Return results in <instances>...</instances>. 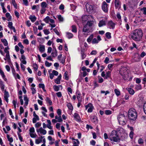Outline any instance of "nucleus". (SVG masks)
<instances>
[{"instance_id": "f257e3e1", "label": "nucleus", "mask_w": 146, "mask_h": 146, "mask_svg": "<svg viewBox=\"0 0 146 146\" xmlns=\"http://www.w3.org/2000/svg\"><path fill=\"white\" fill-rule=\"evenodd\" d=\"M143 36L142 31L140 29L134 30L131 35V38L134 40L139 41Z\"/></svg>"}, {"instance_id": "f03ea898", "label": "nucleus", "mask_w": 146, "mask_h": 146, "mask_svg": "<svg viewBox=\"0 0 146 146\" xmlns=\"http://www.w3.org/2000/svg\"><path fill=\"white\" fill-rule=\"evenodd\" d=\"M109 139L111 141L112 143L119 142L120 138L117 135V131L115 130H113L111 132L109 137Z\"/></svg>"}, {"instance_id": "7ed1b4c3", "label": "nucleus", "mask_w": 146, "mask_h": 146, "mask_svg": "<svg viewBox=\"0 0 146 146\" xmlns=\"http://www.w3.org/2000/svg\"><path fill=\"white\" fill-rule=\"evenodd\" d=\"M128 116L130 120H135L137 117V113L136 110L133 108L130 109L128 112Z\"/></svg>"}, {"instance_id": "20e7f679", "label": "nucleus", "mask_w": 146, "mask_h": 146, "mask_svg": "<svg viewBox=\"0 0 146 146\" xmlns=\"http://www.w3.org/2000/svg\"><path fill=\"white\" fill-rule=\"evenodd\" d=\"M94 37V34L91 35L89 37L87 38V40L88 42L90 43L92 41V44H96L98 43L99 41L101 40V38L100 36L98 35L97 36V38H94L93 39Z\"/></svg>"}, {"instance_id": "39448f33", "label": "nucleus", "mask_w": 146, "mask_h": 146, "mask_svg": "<svg viewBox=\"0 0 146 146\" xmlns=\"http://www.w3.org/2000/svg\"><path fill=\"white\" fill-rule=\"evenodd\" d=\"M118 121L120 125H125L127 122V117L124 114H120L117 117Z\"/></svg>"}, {"instance_id": "423d86ee", "label": "nucleus", "mask_w": 146, "mask_h": 146, "mask_svg": "<svg viewBox=\"0 0 146 146\" xmlns=\"http://www.w3.org/2000/svg\"><path fill=\"white\" fill-rule=\"evenodd\" d=\"M119 72L120 74L122 76V77L124 80L127 79L128 77V74L126 68L124 67H122L120 70Z\"/></svg>"}, {"instance_id": "0eeeda50", "label": "nucleus", "mask_w": 146, "mask_h": 146, "mask_svg": "<svg viewBox=\"0 0 146 146\" xmlns=\"http://www.w3.org/2000/svg\"><path fill=\"white\" fill-rule=\"evenodd\" d=\"M92 31V28H91L90 27L88 26L87 25H85L84 26L83 29V31L84 32V34H87V35H88V33H91Z\"/></svg>"}, {"instance_id": "6e6552de", "label": "nucleus", "mask_w": 146, "mask_h": 146, "mask_svg": "<svg viewBox=\"0 0 146 146\" xmlns=\"http://www.w3.org/2000/svg\"><path fill=\"white\" fill-rule=\"evenodd\" d=\"M108 4L104 1L102 3V8L103 11L105 13H107L108 11Z\"/></svg>"}, {"instance_id": "1a4fd4ad", "label": "nucleus", "mask_w": 146, "mask_h": 146, "mask_svg": "<svg viewBox=\"0 0 146 146\" xmlns=\"http://www.w3.org/2000/svg\"><path fill=\"white\" fill-rule=\"evenodd\" d=\"M85 110H87L88 109V113H91L92 112L93 110L94 109V107L93 104L91 103H89L87 105L85 106Z\"/></svg>"}, {"instance_id": "9d476101", "label": "nucleus", "mask_w": 146, "mask_h": 146, "mask_svg": "<svg viewBox=\"0 0 146 146\" xmlns=\"http://www.w3.org/2000/svg\"><path fill=\"white\" fill-rule=\"evenodd\" d=\"M108 28L113 29L115 28V24L111 20L108 21L107 24Z\"/></svg>"}, {"instance_id": "9b49d317", "label": "nucleus", "mask_w": 146, "mask_h": 146, "mask_svg": "<svg viewBox=\"0 0 146 146\" xmlns=\"http://www.w3.org/2000/svg\"><path fill=\"white\" fill-rule=\"evenodd\" d=\"M86 10L88 12H91L92 11L94 7V5H89V4H86Z\"/></svg>"}, {"instance_id": "f8f14e48", "label": "nucleus", "mask_w": 146, "mask_h": 146, "mask_svg": "<svg viewBox=\"0 0 146 146\" xmlns=\"http://www.w3.org/2000/svg\"><path fill=\"white\" fill-rule=\"evenodd\" d=\"M36 131L37 133H40L41 134L43 135H45L47 133L46 131L42 127H40L38 129H36Z\"/></svg>"}, {"instance_id": "ddd939ff", "label": "nucleus", "mask_w": 146, "mask_h": 146, "mask_svg": "<svg viewBox=\"0 0 146 146\" xmlns=\"http://www.w3.org/2000/svg\"><path fill=\"white\" fill-rule=\"evenodd\" d=\"M73 116L74 119L76 121L80 122L81 121L80 115L77 113H74Z\"/></svg>"}, {"instance_id": "4468645a", "label": "nucleus", "mask_w": 146, "mask_h": 146, "mask_svg": "<svg viewBox=\"0 0 146 146\" xmlns=\"http://www.w3.org/2000/svg\"><path fill=\"white\" fill-rule=\"evenodd\" d=\"M0 74L2 78L5 82H7L8 81L7 79L6 78V76L3 71L2 70L0 67Z\"/></svg>"}, {"instance_id": "2eb2a0df", "label": "nucleus", "mask_w": 146, "mask_h": 146, "mask_svg": "<svg viewBox=\"0 0 146 146\" xmlns=\"http://www.w3.org/2000/svg\"><path fill=\"white\" fill-rule=\"evenodd\" d=\"M106 20L103 19L99 22L98 23V26L99 27H101L106 25Z\"/></svg>"}, {"instance_id": "dca6fc26", "label": "nucleus", "mask_w": 146, "mask_h": 146, "mask_svg": "<svg viewBox=\"0 0 146 146\" xmlns=\"http://www.w3.org/2000/svg\"><path fill=\"white\" fill-rule=\"evenodd\" d=\"M8 27L11 30H13L14 33L16 32V30L14 27L13 26V23L11 22H8Z\"/></svg>"}, {"instance_id": "f3484780", "label": "nucleus", "mask_w": 146, "mask_h": 146, "mask_svg": "<svg viewBox=\"0 0 146 146\" xmlns=\"http://www.w3.org/2000/svg\"><path fill=\"white\" fill-rule=\"evenodd\" d=\"M39 50L41 53H43L45 50V46L44 45L40 44L39 45Z\"/></svg>"}, {"instance_id": "a211bd4d", "label": "nucleus", "mask_w": 146, "mask_h": 146, "mask_svg": "<svg viewBox=\"0 0 146 146\" xmlns=\"http://www.w3.org/2000/svg\"><path fill=\"white\" fill-rule=\"evenodd\" d=\"M119 0H115L114 1V4L115 8L116 9L120 8V5L119 4Z\"/></svg>"}, {"instance_id": "6ab92c4d", "label": "nucleus", "mask_w": 146, "mask_h": 146, "mask_svg": "<svg viewBox=\"0 0 146 146\" xmlns=\"http://www.w3.org/2000/svg\"><path fill=\"white\" fill-rule=\"evenodd\" d=\"M54 90L56 92H57L59 90L60 88H61V90L62 89V85H59L58 86L54 85L53 86Z\"/></svg>"}, {"instance_id": "aec40b11", "label": "nucleus", "mask_w": 146, "mask_h": 146, "mask_svg": "<svg viewBox=\"0 0 146 146\" xmlns=\"http://www.w3.org/2000/svg\"><path fill=\"white\" fill-rule=\"evenodd\" d=\"M116 16L117 19H118V21L120 25L121 24V16L119 12H118L117 13Z\"/></svg>"}, {"instance_id": "412c9836", "label": "nucleus", "mask_w": 146, "mask_h": 146, "mask_svg": "<svg viewBox=\"0 0 146 146\" xmlns=\"http://www.w3.org/2000/svg\"><path fill=\"white\" fill-rule=\"evenodd\" d=\"M45 100L46 101V103L47 104H48L50 106H51L52 104V101L48 97H46Z\"/></svg>"}, {"instance_id": "4be33fe9", "label": "nucleus", "mask_w": 146, "mask_h": 146, "mask_svg": "<svg viewBox=\"0 0 146 146\" xmlns=\"http://www.w3.org/2000/svg\"><path fill=\"white\" fill-rule=\"evenodd\" d=\"M91 120L93 123H97L98 122V119L97 117L95 116H92L91 117Z\"/></svg>"}, {"instance_id": "5701e85b", "label": "nucleus", "mask_w": 146, "mask_h": 146, "mask_svg": "<svg viewBox=\"0 0 146 146\" xmlns=\"http://www.w3.org/2000/svg\"><path fill=\"white\" fill-rule=\"evenodd\" d=\"M72 140L75 141H73V142L74 146H79V145L80 144V142L78 139L73 138Z\"/></svg>"}, {"instance_id": "b1692460", "label": "nucleus", "mask_w": 146, "mask_h": 146, "mask_svg": "<svg viewBox=\"0 0 146 146\" xmlns=\"http://www.w3.org/2000/svg\"><path fill=\"white\" fill-rule=\"evenodd\" d=\"M126 90L128 91L129 94L131 95H133L135 93L134 90L131 88H127Z\"/></svg>"}, {"instance_id": "393cba45", "label": "nucleus", "mask_w": 146, "mask_h": 146, "mask_svg": "<svg viewBox=\"0 0 146 146\" xmlns=\"http://www.w3.org/2000/svg\"><path fill=\"white\" fill-rule=\"evenodd\" d=\"M29 19L32 22L34 23L36 21L37 18L35 15H30L29 17Z\"/></svg>"}, {"instance_id": "a878e982", "label": "nucleus", "mask_w": 146, "mask_h": 146, "mask_svg": "<svg viewBox=\"0 0 146 146\" xmlns=\"http://www.w3.org/2000/svg\"><path fill=\"white\" fill-rule=\"evenodd\" d=\"M62 76L60 74L58 78L54 80V82L55 83L57 84H59L60 83V80Z\"/></svg>"}, {"instance_id": "bb28decb", "label": "nucleus", "mask_w": 146, "mask_h": 146, "mask_svg": "<svg viewBox=\"0 0 146 146\" xmlns=\"http://www.w3.org/2000/svg\"><path fill=\"white\" fill-rule=\"evenodd\" d=\"M41 109L43 111L42 112V113L43 116L44 117H46L47 115L46 114V113L47 112V111L46 108L44 107H42L41 108Z\"/></svg>"}, {"instance_id": "cd10ccee", "label": "nucleus", "mask_w": 146, "mask_h": 146, "mask_svg": "<svg viewBox=\"0 0 146 146\" xmlns=\"http://www.w3.org/2000/svg\"><path fill=\"white\" fill-rule=\"evenodd\" d=\"M94 21V20H92V21H88L86 25H87L88 26H89L90 27H91V28H92V27L93 25Z\"/></svg>"}, {"instance_id": "c85d7f7f", "label": "nucleus", "mask_w": 146, "mask_h": 146, "mask_svg": "<svg viewBox=\"0 0 146 146\" xmlns=\"http://www.w3.org/2000/svg\"><path fill=\"white\" fill-rule=\"evenodd\" d=\"M44 136H41L40 137H39L38 139H36L35 140V143L36 144H39L42 141V139L44 138Z\"/></svg>"}, {"instance_id": "c756f323", "label": "nucleus", "mask_w": 146, "mask_h": 146, "mask_svg": "<svg viewBox=\"0 0 146 146\" xmlns=\"http://www.w3.org/2000/svg\"><path fill=\"white\" fill-rule=\"evenodd\" d=\"M0 87L1 90L3 91L5 90V85L3 84V82L1 79H0Z\"/></svg>"}, {"instance_id": "7c9ffc66", "label": "nucleus", "mask_w": 146, "mask_h": 146, "mask_svg": "<svg viewBox=\"0 0 146 146\" xmlns=\"http://www.w3.org/2000/svg\"><path fill=\"white\" fill-rule=\"evenodd\" d=\"M67 106L69 110L71 111H73V108L71 103H68L67 104Z\"/></svg>"}, {"instance_id": "2f4dec72", "label": "nucleus", "mask_w": 146, "mask_h": 146, "mask_svg": "<svg viewBox=\"0 0 146 146\" xmlns=\"http://www.w3.org/2000/svg\"><path fill=\"white\" fill-rule=\"evenodd\" d=\"M111 72L110 71H108L106 72V76L104 77L105 79H108L109 78H110L111 76Z\"/></svg>"}, {"instance_id": "473e14b6", "label": "nucleus", "mask_w": 146, "mask_h": 146, "mask_svg": "<svg viewBox=\"0 0 146 146\" xmlns=\"http://www.w3.org/2000/svg\"><path fill=\"white\" fill-rule=\"evenodd\" d=\"M24 100L25 101V105L27 106L28 104L29 99L27 96H25L24 98Z\"/></svg>"}, {"instance_id": "72a5a7b5", "label": "nucleus", "mask_w": 146, "mask_h": 146, "mask_svg": "<svg viewBox=\"0 0 146 146\" xmlns=\"http://www.w3.org/2000/svg\"><path fill=\"white\" fill-rule=\"evenodd\" d=\"M141 84H136L135 86V89L138 90L141 89Z\"/></svg>"}, {"instance_id": "f704fd0d", "label": "nucleus", "mask_w": 146, "mask_h": 146, "mask_svg": "<svg viewBox=\"0 0 146 146\" xmlns=\"http://www.w3.org/2000/svg\"><path fill=\"white\" fill-rule=\"evenodd\" d=\"M66 37L69 39L72 38L73 36V35L70 33H67L66 34Z\"/></svg>"}, {"instance_id": "c9c22d12", "label": "nucleus", "mask_w": 146, "mask_h": 146, "mask_svg": "<svg viewBox=\"0 0 146 146\" xmlns=\"http://www.w3.org/2000/svg\"><path fill=\"white\" fill-rule=\"evenodd\" d=\"M81 57L82 59H84L86 56V54L84 53V50H82L81 51Z\"/></svg>"}, {"instance_id": "e433bc0d", "label": "nucleus", "mask_w": 146, "mask_h": 146, "mask_svg": "<svg viewBox=\"0 0 146 146\" xmlns=\"http://www.w3.org/2000/svg\"><path fill=\"white\" fill-rule=\"evenodd\" d=\"M1 41L3 42L5 46H7L8 45V43L7 41L5 39H2Z\"/></svg>"}, {"instance_id": "4c0bfd02", "label": "nucleus", "mask_w": 146, "mask_h": 146, "mask_svg": "<svg viewBox=\"0 0 146 146\" xmlns=\"http://www.w3.org/2000/svg\"><path fill=\"white\" fill-rule=\"evenodd\" d=\"M48 4L45 2H43L41 3V6L42 8H45L47 6Z\"/></svg>"}, {"instance_id": "58836bf2", "label": "nucleus", "mask_w": 146, "mask_h": 146, "mask_svg": "<svg viewBox=\"0 0 146 146\" xmlns=\"http://www.w3.org/2000/svg\"><path fill=\"white\" fill-rule=\"evenodd\" d=\"M72 31L74 33H76L77 32V29L76 26L73 25L72 26Z\"/></svg>"}, {"instance_id": "ea45409f", "label": "nucleus", "mask_w": 146, "mask_h": 146, "mask_svg": "<svg viewBox=\"0 0 146 146\" xmlns=\"http://www.w3.org/2000/svg\"><path fill=\"white\" fill-rule=\"evenodd\" d=\"M11 2L14 8L17 9V6L15 0H11Z\"/></svg>"}, {"instance_id": "a19ab883", "label": "nucleus", "mask_w": 146, "mask_h": 146, "mask_svg": "<svg viewBox=\"0 0 146 146\" xmlns=\"http://www.w3.org/2000/svg\"><path fill=\"white\" fill-rule=\"evenodd\" d=\"M106 36L108 39H110L111 38V33L110 32H107L106 33Z\"/></svg>"}, {"instance_id": "79ce46f5", "label": "nucleus", "mask_w": 146, "mask_h": 146, "mask_svg": "<svg viewBox=\"0 0 146 146\" xmlns=\"http://www.w3.org/2000/svg\"><path fill=\"white\" fill-rule=\"evenodd\" d=\"M7 138L8 141L10 143H11L13 141V139L12 137H10L9 135L8 134L7 135Z\"/></svg>"}, {"instance_id": "37998d69", "label": "nucleus", "mask_w": 146, "mask_h": 146, "mask_svg": "<svg viewBox=\"0 0 146 146\" xmlns=\"http://www.w3.org/2000/svg\"><path fill=\"white\" fill-rule=\"evenodd\" d=\"M6 17L8 19V21H9L11 19V17L10 16V14L8 13H7L6 14Z\"/></svg>"}, {"instance_id": "c03bdc74", "label": "nucleus", "mask_w": 146, "mask_h": 146, "mask_svg": "<svg viewBox=\"0 0 146 146\" xmlns=\"http://www.w3.org/2000/svg\"><path fill=\"white\" fill-rule=\"evenodd\" d=\"M6 53V55L5 57L7 58V59H8V62H9L10 60V57L9 54V52H7Z\"/></svg>"}, {"instance_id": "a18cd8bd", "label": "nucleus", "mask_w": 146, "mask_h": 146, "mask_svg": "<svg viewBox=\"0 0 146 146\" xmlns=\"http://www.w3.org/2000/svg\"><path fill=\"white\" fill-rule=\"evenodd\" d=\"M115 92L116 95L117 96H118L120 94V92L119 90L118 89H115L114 90Z\"/></svg>"}, {"instance_id": "49530a36", "label": "nucleus", "mask_w": 146, "mask_h": 146, "mask_svg": "<svg viewBox=\"0 0 146 146\" xmlns=\"http://www.w3.org/2000/svg\"><path fill=\"white\" fill-rule=\"evenodd\" d=\"M66 58L65 56L62 57L60 59V60H59L60 61V62L63 64H64L65 62V60Z\"/></svg>"}, {"instance_id": "de8ad7c7", "label": "nucleus", "mask_w": 146, "mask_h": 146, "mask_svg": "<svg viewBox=\"0 0 146 146\" xmlns=\"http://www.w3.org/2000/svg\"><path fill=\"white\" fill-rule=\"evenodd\" d=\"M64 76L65 79L66 80H69V77L68 75V72L67 71H66L64 73Z\"/></svg>"}, {"instance_id": "09e8293b", "label": "nucleus", "mask_w": 146, "mask_h": 146, "mask_svg": "<svg viewBox=\"0 0 146 146\" xmlns=\"http://www.w3.org/2000/svg\"><path fill=\"white\" fill-rule=\"evenodd\" d=\"M51 55L53 57H55L57 55L56 50V49L55 50L54 52H52Z\"/></svg>"}, {"instance_id": "8fccbe9b", "label": "nucleus", "mask_w": 146, "mask_h": 146, "mask_svg": "<svg viewBox=\"0 0 146 146\" xmlns=\"http://www.w3.org/2000/svg\"><path fill=\"white\" fill-rule=\"evenodd\" d=\"M4 98H9V95L7 91H5L4 95Z\"/></svg>"}, {"instance_id": "3c124183", "label": "nucleus", "mask_w": 146, "mask_h": 146, "mask_svg": "<svg viewBox=\"0 0 146 146\" xmlns=\"http://www.w3.org/2000/svg\"><path fill=\"white\" fill-rule=\"evenodd\" d=\"M113 64H109L108 65V69L111 71L112 70V67L113 66Z\"/></svg>"}, {"instance_id": "603ef678", "label": "nucleus", "mask_w": 146, "mask_h": 146, "mask_svg": "<svg viewBox=\"0 0 146 146\" xmlns=\"http://www.w3.org/2000/svg\"><path fill=\"white\" fill-rule=\"evenodd\" d=\"M30 137L32 138H36L37 136V135L34 133H29Z\"/></svg>"}, {"instance_id": "864d4df0", "label": "nucleus", "mask_w": 146, "mask_h": 146, "mask_svg": "<svg viewBox=\"0 0 146 146\" xmlns=\"http://www.w3.org/2000/svg\"><path fill=\"white\" fill-rule=\"evenodd\" d=\"M39 120V117L38 118L37 117H34L33 119V123H35L36 122L37 120Z\"/></svg>"}, {"instance_id": "5fc2aeb1", "label": "nucleus", "mask_w": 146, "mask_h": 146, "mask_svg": "<svg viewBox=\"0 0 146 146\" xmlns=\"http://www.w3.org/2000/svg\"><path fill=\"white\" fill-rule=\"evenodd\" d=\"M29 133H35V130L34 127H31L29 129Z\"/></svg>"}, {"instance_id": "6e6d98bb", "label": "nucleus", "mask_w": 146, "mask_h": 146, "mask_svg": "<svg viewBox=\"0 0 146 146\" xmlns=\"http://www.w3.org/2000/svg\"><path fill=\"white\" fill-rule=\"evenodd\" d=\"M11 70L12 71V73L13 74V76H14V77H16V75L17 74L15 72V71L13 68H11Z\"/></svg>"}, {"instance_id": "4d7b16f0", "label": "nucleus", "mask_w": 146, "mask_h": 146, "mask_svg": "<svg viewBox=\"0 0 146 146\" xmlns=\"http://www.w3.org/2000/svg\"><path fill=\"white\" fill-rule=\"evenodd\" d=\"M46 10V9L45 8H42L40 10V12L41 14H43Z\"/></svg>"}, {"instance_id": "13d9d810", "label": "nucleus", "mask_w": 146, "mask_h": 146, "mask_svg": "<svg viewBox=\"0 0 146 146\" xmlns=\"http://www.w3.org/2000/svg\"><path fill=\"white\" fill-rule=\"evenodd\" d=\"M45 64L46 66L48 67H50L52 65L51 63H49L47 61L45 62Z\"/></svg>"}, {"instance_id": "bf43d9fd", "label": "nucleus", "mask_w": 146, "mask_h": 146, "mask_svg": "<svg viewBox=\"0 0 146 146\" xmlns=\"http://www.w3.org/2000/svg\"><path fill=\"white\" fill-rule=\"evenodd\" d=\"M105 113L107 115H110L111 114V111L109 110H106L105 111Z\"/></svg>"}, {"instance_id": "052dcab7", "label": "nucleus", "mask_w": 146, "mask_h": 146, "mask_svg": "<svg viewBox=\"0 0 146 146\" xmlns=\"http://www.w3.org/2000/svg\"><path fill=\"white\" fill-rule=\"evenodd\" d=\"M50 17L49 16H47L44 19V21L46 23H48L50 19Z\"/></svg>"}, {"instance_id": "680f3d73", "label": "nucleus", "mask_w": 146, "mask_h": 146, "mask_svg": "<svg viewBox=\"0 0 146 146\" xmlns=\"http://www.w3.org/2000/svg\"><path fill=\"white\" fill-rule=\"evenodd\" d=\"M24 111V110L23 108L21 106L20 107V112H19V115H21L23 113Z\"/></svg>"}, {"instance_id": "e2e57ef3", "label": "nucleus", "mask_w": 146, "mask_h": 146, "mask_svg": "<svg viewBox=\"0 0 146 146\" xmlns=\"http://www.w3.org/2000/svg\"><path fill=\"white\" fill-rule=\"evenodd\" d=\"M57 113L58 115H61L62 113L61 110L60 109H58L57 110Z\"/></svg>"}, {"instance_id": "0e129e2a", "label": "nucleus", "mask_w": 146, "mask_h": 146, "mask_svg": "<svg viewBox=\"0 0 146 146\" xmlns=\"http://www.w3.org/2000/svg\"><path fill=\"white\" fill-rule=\"evenodd\" d=\"M104 79L101 77L100 76L98 77V82L99 83H101L103 82Z\"/></svg>"}, {"instance_id": "69168bd1", "label": "nucleus", "mask_w": 146, "mask_h": 146, "mask_svg": "<svg viewBox=\"0 0 146 146\" xmlns=\"http://www.w3.org/2000/svg\"><path fill=\"white\" fill-rule=\"evenodd\" d=\"M44 34L46 35H48L50 33L49 31L47 29H45L43 31Z\"/></svg>"}, {"instance_id": "338daca9", "label": "nucleus", "mask_w": 146, "mask_h": 146, "mask_svg": "<svg viewBox=\"0 0 146 146\" xmlns=\"http://www.w3.org/2000/svg\"><path fill=\"white\" fill-rule=\"evenodd\" d=\"M141 10L143 12L144 14L146 15V7H144Z\"/></svg>"}, {"instance_id": "774afa93", "label": "nucleus", "mask_w": 146, "mask_h": 146, "mask_svg": "<svg viewBox=\"0 0 146 146\" xmlns=\"http://www.w3.org/2000/svg\"><path fill=\"white\" fill-rule=\"evenodd\" d=\"M31 90L32 91V93L33 94H34L36 92V90L35 88L33 87L31 88Z\"/></svg>"}]
</instances>
